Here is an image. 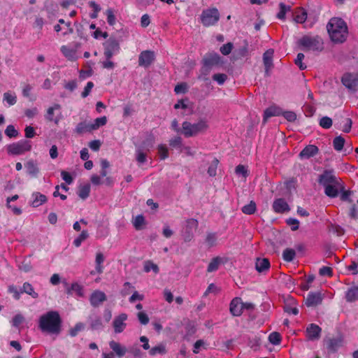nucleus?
Listing matches in <instances>:
<instances>
[{"mask_svg":"<svg viewBox=\"0 0 358 358\" xmlns=\"http://www.w3.org/2000/svg\"><path fill=\"white\" fill-rule=\"evenodd\" d=\"M106 14L107 16V22L110 25H114L116 22L115 16L113 13V11L112 9H108L106 11Z\"/></svg>","mask_w":358,"mask_h":358,"instance_id":"nucleus-55","label":"nucleus"},{"mask_svg":"<svg viewBox=\"0 0 358 358\" xmlns=\"http://www.w3.org/2000/svg\"><path fill=\"white\" fill-rule=\"evenodd\" d=\"M304 59V55L303 53H299L295 59V64L299 66L301 70H304L306 68V65L303 63Z\"/></svg>","mask_w":358,"mask_h":358,"instance_id":"nucleus-57","label":"nucleus"},{"mask_svg":"<svg viewBox=\"0 0 358 358\" xmlns=\"http://www.w3.org/2000/svg\"><path fill=\"white\" fill-rule=\"evenodd\" d=\"M235 173L236 175L242 176L244 180H245L248 176V171L247 168L241 164H239L236 167Z\"/></svg>","mask_w":358,"mask_h":358,"instance_id":"nucleus-48","label":"nucleus"},{"mask_svg":"<svg viewBox=\"0 0 358 358\" xmlns=\"http://www.w3.org/2000/svg\"><path fill=\"white\" fill-rule=\"evenodd\" d=\"M107 123V117L103 116L101 117L96 118L93 122H92L91 128L93 131L98 129L99 127L104 126Z\"/></svg>","mask_w":358,"mask_h":358,"instance_id":"nucleus-40","label":"nucleus"},{"mask_svg":"<svg viewBox=\"0 0 358 358\" xmlns=\"http://www.w3.org/2000/svg\"><path fill=\"white\" fill-rule=\"evenodd\" d=\"M146 157H147L146 153L143 152L142 150H141V149L136 150V158L138 163H140V164L145 163L146 162Z\"/></svg>","mask_w":358,"mask_h":358,"instance_id":"nucleus-53","label":"nucleus"},{"mask_svg":"<svg viewBox=\"0 0 358 358\" xmlns=\"http://www.w3.org/2000/svg\"><path fill=\"white\" fill-rule=\"evenodd\" d=\"M220 20V13L215 8L203 10L201 15V22L205 27L215 25Z\"/></svg>","mask_w":358,"mask_h":358,"instance_id":"nucleus-6","label":"nucleus"},{"mask_svg":"<svg viewBox=\"0 0 358 358\" xmlns=\"http://www.w3.org/2000/svg\"><path fill=\"white\" fill-rule=\"evenodd\" d=\"M91 123H87L85 122H80L76 127V131L78 134L90 132L93 131L92 129L91 128Z\"/></svg>","mask_w":358,"mask_h":358,"instance_id":"nucleus-34","label":"nucleus"},{"mask_svg":"<svg viewBox=\"0 0 358 358\" xmlns=\"http://www.w3.org/2000/svg\"><path fill=\"white\" fill-rule=\"evenodd\" d=\"M256 210V204L254 201H250L249 204L244 206L242 208L243 213L247 215H252Z\"/></svg>","mask_w":358,"mask_h":358,"instance_id":"nucleus-49","label":"nucleus"},{"mask_svg":"<svg viewBox=\"0 0 358 358\" xmlns=\"http://www.w3.org/2000/svg\"><path fill=\"white\" fill-rule=\"evenodd\" d=\"M339 184H332L324 186V192L329 197H336L338 194V186Z\"/></svg>","mask_w":358,"mask_h":358,"instance_id":"nucleus-30","label":"nucleus"},{"mask_svg":"<svg viewBox=\"0 0 358 358\" xmlns=\"http://www.w3.org/2000/svg\"><path fill=\"white\" fill-rule=\"evenodd\" d=\"M341 81L348 89L356 90L358 87V73H345L342 77Z\"/></svg>","mask_w":358,"mask_h":358,"instance_id":"nucleus-11","label":"nucleus"},{"mask_svg":"<svg viewBox=\"0 0 358 358\" xmlns=\"http://www.w3.org/2000/svg\"><path fill=\"white\" fill-rule=\"evenodd\" d=\"M294 20L296 23H303L307 19L306 11L301 7L296 8L293 13Z\"/></svg>","mask_w":358,"mask_h":358,"instance_id":"nucleus-26","label":"nucleus"},{"mask_svg":"<svg viewBox=\"0 0 358 358\" xmlns=\"http://www.w3.org/2000/svg\"><path fill=\"white\" fill-rule=\"evenodd\" d=\"M225 261L224 258L220 257H216L213 258L208 266L207 271L208 273H211L217 271L219 268L220 266Z\"/></svg>","mask_w":358,"mask_h":358,"instance_id":"nucleus-27","label":"nucleus"},{"mask_svg":"<svg viewBox=\"0 0 358 358\" xmlns=\"http://www.w3.org/2000/svg\"><path fill=\"white\" fill-rule=\"evenodd\" d=\"M322 301V296L320 292L309 293L306 299V304L308 306H315L320 304Z\"/></svg>","mask_w":358,"mask_h":358,"instance_id":"nucleus-21","label":"nucleus"},{"mask_svg":"<svg viewBox=\"0 0 358 358\" xmlns=\"http://www.w3.org/2000/svg\"><path fill=\"white\" fill-rule=\"evenodd\" d=\"M218 164L219 160L214 158L208 169V173L210 176L213 177L216 176Z\"/></svg>","mask_w":358,"mask_h":358,"instance_id":"nucleus-45","label":"nucleus"},{"mask_svg":"<svg viewBox=\"0 0 358 358\" xmlns=\"http://www.w3.org/2000/svg\"><path fill=\"white\" fill-rule=\"evenodd\" d=\"M138 319L142 324H147L149 322V317L145 312H139L137 314Z\"/></svg>","mask_w":358,"mask_h":358,"instance_id":"nucleus-64","label":"nucleus"},{"mask_svg":"<svg viewBox=\"0 0 358 358\" xmlns=\"http://www.w3.org/2000/svg\"><path fill=\"white\" fill-rule=\"evenodd\" d=\"M208 127V122L206 119H200L196 123L185 121L182 124L181 134L187 138L196 136L206 132Z\"/></svg>","mask_w":358,"mask_h":358,"instance_id":"nucleus-4","label":"nucleus"},{"mask_svg":"<svg viewBox=\"0 0 358 358\" xmlns=\"http://www.w3.org/2000/svg\"><path fill=\"white\" fill-rule=\"evenodd\" d=\"M102 67L106 69L112 70L115 67V64L110 59H106L101 62Z\"/></svg>","mask_w":358,"mask_h":358,"instance_id":"nucleus-63","label":"nucleus"},{"mask_svg":"<svg viewBox=\"0 0 358 358\" xmlns=\"http://www.w3.org/2000/svg\"><path fill=\"white\" fill-rule=\"evenodd\" d=\"M282 114V109L277 106H271L264 110V122H266L267 120L271 117L280 116Z\"/></svg>","mask_w":358,"mask_h":358,"instance_id":"nucleus-20","label":"nucleus"},{"mask_svg":"<svg viewBox=\"0 0 358 358\" xmlns=\"http://www.w3.org/2000/svg\"><path fill=\"white\" fill-rule=\"evenodd\" d=\"M60 110L61 106L58 103H55L47 109L45 118L48 122H54L57 125L62 119V115Z\"/></svg>","mask_w":358,"mask_h":358,"instance_id":"nucleus-7","label":"nucleus"},{"mask_svg":"<svg viewBox=\"0 0 358 358\" xmlns=\"http://www.w3.org/2000/svg\"><path fill=\"white\" fill-rule=\"evenodd\" d=\"M256 269L259 272H263L268 270L270 267V262L268 259H257L256 262Z\"/></svg>","mask_w":358,"mask_h":358,"instance_id":"nucleus-29","label":"nucleus"},{"mask_svg":"<svg viewBox=\"0 0 358 358\" xmlns=\"http://www.w3.org/2000/svg\"><path fill=\"white\" fill-rule=\"evenodd\" d=\"M297 44L303 51L321 52L324 49L323 41L318 36L305 35L298 40Z\"/></svg>","mask_w":358,"mask_h":358,"instance_id":"nucleus-3","label":"nucleus"},{"mask_svg":"<svg viewBox=\"0 0 358 358\" xmlns=\"http://www.w3.org/2000/svg\"><path fill=\"white\" fill-rule=\"evenodd\" d=\"M68 293L72 294L75 293L78 296H83V287L78 283H73L71 286L70 289L68 291Z\"/></svg>","mask_w":358,"mask_h":358,"instance_id":"nucleus-43","label":"nucleus"},{"mask_svg":"<svg viewBox=\"0 0 358 358\" xmlns=\"http://www.w3.org/2000/svg\"><path fill=\"white\" fill-rule=\"evenodd\" d=\"M104 262V256L101 252H97L96 255V271L101 274L103 273V267L102 266L103 262Z\"/></svg>","mask_w":358,"mask_h":358,"instance_id":"nucleus-38","label":"nucleus"},{"mask_svg":"<svg viewBox=\"0 0 358 358\" xmlns=\"http://www.w3.org/2000/svg\"><path fill=\"white\" fill-rule=\"evenodd\" d=\"M179 152L180 153H184L186 156H194L196 152L190 146L184 145L182 146Z\"/></svg>","mask_w":358,"mask_h":358,"instance_id":"nucleus-60","label":"nucleus"},{"mask_svg":"<svg viewBox=\"0 0 358 358\" xmlns=\"http://www.w3.org/2000/svg\"><path fill=\"white\" fill-rule=\"evenodd\" d=\"M169 145L170 146L178 148L179 150L181 149L182 145V140L180 137L176 136L174 137L169 141Z\"/></svg>","mask_w":358,"mask_h":358,"instance_id":"nucleus-51","label":"nucleus"},{"mask_svg":"<svg viewBox=\"0 0 358 358\" xmlns=\"http://www.w3.org/2000/svg\"><path fill=\"white\" fill-rule=\"evenodd\" d=\"M60 50L68 60L76 61L78 58L76 49L69 48L67 45H62Z\"/></svg>","mask_w":358,"mask_h":358,"instance_id":"nucleus-19","label":"nucleus"},{"mask_svg":"<svg viewBox=\"0 0 358 358\" xmlns=\"http://www.w3.org/2000/svg\"><path fill=\"white\" fill-rule=\"evenodd\" d=\"M345 139L341 136L336 137L333 141V146L336 151H341L343 149Z\"/></svg>","mask_w":358,"mask_h":358,"instance_id":"nucleus-46","label":"nucleus"},{"mask_svg":"<svg viewBox=\"0 0 358 358\" xmlns=\"http://www.w3.org/2000/svg\"><path fill=\"white\" fill-rule=\"evenodd\" d=\"M321 328L315 324H310L306 329V333L310 340L318 339L320 336Z\"/></svg>","mask_w":358,"mask_h":358,"instance_id":"nucleus-17","label":"nucleus"},{"mask_svg":"<svg viewBox=\"0 0 358 358\" xmlns=\"http://www.w3.org/2000/svg\"><path fill=\"white\" fill-rule=\"evenodd\" d=\"M155 59V55L153 51L144 50L138 56V65L148 68L153 63Z\"/></svg>","mask_w":358,"mask_h":358,"instance_id":"nucleus-10","label":"nucleus"},{"mask_svg":"<svg viewBox=\"0 0 358 358\" xmlns=\"http://www.w3.org/2000/svg\"><path fill=\"white\" fill-rule=\"evenodd\" d=\"M268 341L273 345H279L281 341V336L278 332H272L268 336Z\"/></svg>","mask_w":358,"mask_h":358,"instance_id":"nucleus-50","label":"nucleus"},{"mask_svg":"<svg viewBox=\"0 0 358 358\" xmlns=\"http://www.w3.org/2000/svg\"><path fill=\"white\" fill-rule=\"evenodd\" d=\"M229 310L234 316H240L243 310V303L241 299L239 297L233 299L230 303Z\"/></svg>","mask_w":358,"mask_h":358,"instance_id":"nucleus-13","label":"nucleus"},{"mask_svg":"<svg viewBox=\"0 0 358 358\" xmlns=\"http://www.w3.org/2000/svg\"><path fill=\"white\" fill-rule=\"evenodd\" d=\"M273 208L275 213H283L289 210V206L283 199H278L273 203Z\"/></svg>","mask_w":358,"mask_h":358,"instance_id":"nucleus-16","label":"nucleus"},{"mask_svg":"<svg viewBox=\"0 0 358 358\" xmlns=\"http://www.w3.org/2000/svg\"><path fill=\"white\" fill-rule=\"evenodd\" d=\"M90 185L89 184H85L83 185H80L78 188V196L82 199H85L90 195Z\"/></svg>","mask_w":358,"mask_h":358,"instance_id":"nucleus-41","label":"nucleus"},{"mask_svg":"<svg viewBox=\"0 0 358 358\" xmlns=\"http://www.w3.org/2000/svg\"><path fill=\"white\" fill-rule=\"evenodd\" d=\"M217 236L215 234H208L206 236V242L209 247L216 245Z\"/></svg>","mask_w":358,"mask_h":358,"instance_id":"nucleus-59","label":"nucleus"},{"mask_svg":"<svg viewBox=\"0 0 358 358\" xmlns=\"http://www.w3.org/2000/svg\"><path fill=\"white\" fill-rule=\"evenodd\" d=\"M106 300V294L99 290L94 291L90 296V303L93 306H98Z\"/></svg>","mask_w":358,"mask_h":358,"instance_id":"nucleus-15","label":"nucleus"},{"mask_svg":"<svg viewBox=\"0 0 358 358\" xmlns=\"http://www.w3.org/2000/svg\"><path fill=\"white\" fill-rule=\"evenodd\" d=\"M329 35L332 41L343 43L348 35V27L345 22L341 18H331L327 26Z\"/></svg>","mask_w":358,"mask_h":358,"instance_id":"nucleus-1","label":"nucleus"},{"mask_svg":"<svg viewBox=\"0 0 358 358\" xmlns=\"http://www.w3.org/2000/svg\"><path fill=\"white\" fill-rule=\"evenodd\" d=\"M227 76L224 73H216L213 76V79L217 82L219 85H222L227 80Z\"/></svg>","mask_w":358,"mask_h":358,"instance_id":"nucleus-61","label":"nucleus"},{"mask_svg":"<svg viewBox=\"0 0 358 358\" xmlns=\"http://www.w3.org/2000/svg\"><path fill=\"white\" fill-rule=\"evenodd\" d=\"M32 201L31 205L34 208H37L47 201V197L38 192H34L31 194Z\"/></svg>","mask_w":358,"mask_h":358,"instance_id":"nucleus-23","label":"nucleus"},{"mask_svg":"<svg viewBox=\"0 0 358 358\" xmlns=\"http://www.w3.org/2000/svg\"><path fill=\"white\" fill-rule=\"evenodd\" d=\"M279 8H280V11L277 14V17L279 20H285L286 13L291 10V6H287L284 3H280Z\"/></svg>","mask_w":358,"mask_h":358,"instance_id":"nucleus-37","label":"nucleus"},{"mask_svg":"<svg viewBox=\"0 0 358 358\" xmlns=\"http://www.w3.org/2000/svg\"><path fill=\"white\" fill-rule=\"evenodd\" d=\"M295 255L296 252L293 249L287 248L283 251L282 257L285 261L289 262L294 259Z\"/></svg>","mask_w":358,"mask_h":358,"instance_id":"nucleus-47","label":"nucleus"},{"mask_svg":"<svg viewBox=\"0 0 358 358\" xmlns=\"http://www.w3.org/2000/svg\"><path fill=\"white\" fill-rule=\"evenodd\" d=\"M339 180L333 171H325L320 176L318 182L324 187L332 184H339Z\"/></svg>","mask_w":358,"mask_h":358,"instance_id":"nucleus-9","label":"nucleus"},{"mask_svg":"<svg viewBox=\"0 0 358 358\" xmlns=\"http://www.w3.org/2000/svg\"><path fill=\"white\" fill-rule=\"evenodd\" d=\"M143 270L146 273L152 271L155 274L158 273L159 271L158 266L150 260L145 261L143 263Z\"/></svg>","mask_w":358,"mask_h":358,"instance_id":"nucleus-31","label":"nucleus"},{"mask_svg":"<svg viewBox=\"0 0 358 358\" xmlns=\"http://www.w3.org/2000/svg\"><path fill=\"white\" fill-rule=\"evenodd\" d=\"M127 320V315L125 313H121L120 315L115 317L113 322V326L115 333L119 334L124 330L127 326L125 323V321Z\"/></svg>","mask_w":358,"mask_h":358,"instance_id":"nucleus-12","label":"nucleus"},{"mask_svg":"<svg viewBox=\"0 0 358 358\" xmlns=\"http://www.w3.org/2000/svg\"><path fill=\"white\" fill-rule=\"evenodd\" d=\"M5 134L10 138L16 137L18 135L17 131L15 129L14 126L8 125L6 130Z\"/></svg>","mask_w":358,"mask_h":358,"instance_id":"nucleus-58","label":"nucleus"},{"mask_svg":"<svg viewBox=\"0 0 358 358\" xmlns=\"http://www.w3.org/2000/svg\"><path fill=\"white\" fill-rule=\"evenodd\" d=\"M318 151L319 150L317 146L314 145H308L301 151L299 153V157L301 159H309L316 155Z\"/></svg>","mask_w":358,"mask_h":358,"instance_id":"nucleus-14","label":"nucleus"},{"mask_svg":"<svg viewBox=\"0 0 358 358\" xmlns=\"http://www.w3.org/2000/svg\"><path fill=\"white\" fill-rule=\"evenodd\" d=\"M203 60L205 65L213 66L220 64L221 57L217 53H209L206 55Z\"/></svg>","mask_w":358,"mask_h":358,"instance_id":"nucleus-24","label":"nucleus"},{"mask_svg":"<svg viewBox=\"0 0 358 358\" xmlns=\"http://www.w3.org/2000/svg\"><path fill=\"white\" fill-rule=\"evenodd\" d=\"M145 224V218L143 215H137L133 221L134 227L136 230L142 229Z\"/></svg>","mask_w":358,"mask_h":358,"instance_id":"nucleus-44","label":"nucleus"},{"mask_svg":"<svg viewBox=\"0 0 358 358\" xmlns=\"http://www.w3.org/2000/svg\"><path fill=\"white\" fill-rule=\"evenodd\" d=\"M60 323L61 320L58 313L50 311L40 317L39 327L43 331L50 334H59Z\"/></svg>","mask_w":358,"mask_h":358,"instance_id":"nucleus-2","label":"nucleus"},{"mask_svg":"<svg viewBox=\"0 0 358 358\" xmlns=\"http://www.w3.org/2000/svg\"><path fill=\"white\" fill-rule=\"evenodd\" d=\"M149 353H150V355L151 356H155V355H158V354H159V355H164V354H166V349L165 344L160 343L158 345L152 348L150 350Z\"/></svg>","mask_w":358,"mask_h":358,"instance_id":"nucleus-36","label":"nucleus"},{"mask_svg":"<svg viewBox=\"0 0 358 358\" xmlns=\"http://www.w3.org/2000/svg\"><path fill=\"white\" fill-rule=\"evenodd\" d=\"M24 167L27 169V173L33 177H36L39 173V168L33 160H29L25 163Z\"/></svg>","mask_w":358,"mask_h":358,"instance_id":"nucleus-28","label":"nucleus"},{"mask_svg":"<svg viewBox=\"0 0 358 358\" xmlns=\"http://www.w3.org/2000/svg\"><path fill=\"white\" fill-rule=\"evenodd\" d=\"M31 149V143L29 141L27 140L20 141L6 146L7 152L10 155H20L30 151Z\"/></svg>","mask_w":358,"mask_h":358,"instance_id":"nucleus-5","label":"nucleus"},{"mask_svg":"<svg viewBox=\"0 0 358 358\" xmlns=\"http://www.w3.org/2000/svg\"><path fill=\"white\" fill-rule=\"evenodd\" d=\"M120 52L119 43L115 39H110L104 44L103 55L106 59H111Z\"/></svg>","mask_w":358,"mask_h":358,"instance_id":"nucleus-8","label":"nucleus"},{"mask_svg":"<svg viewBox=\"0 0 358 358\" xmlns=\"http://www.w3.org/2000/svg\"><path fill=\"white\" fill-rule=\"evenodd\" d=\"M110 349L115 353L119 357H123L127 352V348L125 346L122 345L120 343L115 341H111L109 343Z\"/></svg>","mask_w":358,"mask_h":358,"instance_id":"nucleus-22","label":"nucleus"},{"mask_svg":"<svg viewBox=\"0 0 358 358\" xmlns=\"http://www.w3.org/2000/svg\"><path fill=\"white\" fill-rule=\"evenodd\" d=\"M232 48H233L232 43H227L223 45L220 48V52L224 55H228L231 52Z\"/></svg>","mask_w":358,"mask_h":358,"instance_id":"nucleus-62","label":"nucleus"},{"mask_svg":"<svg viewBox=\"0 0 358 358\" xmlns=\"http://www.w3.org/2000/svg\"><path fill=\"white\" fill-rule=\"evenodd\" d=\"M345 297L347 301L350 302L358 300V287L350 289L347 292Z\"/></svg>","mask_w":358,"mask_h":358,"instance_id":"nucleus-39","label":"nucleus"},{"mask_svg":"<svg viewBox=\"0 0 358 358\" xmlns=\"http://www.w3.org/2000/svg\"><path fill=\"white\" fill-rule=\"evenodd\" d=\"M24 321V317L21 314H17L12 320V324L15 327H19Z\"/></svg>","mask_w":358,"mask_h":358,"instance_id":"nucleus-52","label":"nucleus"},{"mask_svg":"<svg viewBox=\"0 0 358 358\" xmlns=\"http://www.w3.org/2000/svg\"><path fill=\"white\" fill-rule=\"evenodd\" d=\"M89 237V234L87 230H83L80 234L73 241V245L78 248L81 243L85 241Z\"/></svg>","mask_w":358,"mask_h":358,"instance_id":"nucleus-42","label":"nucleus"},{"mask_svg":"<svg viewBox=\"0 0 358 358\" xmlns=\"http://www.w3.org/2000/svg\"><path fill=\"white\" fill-rule=\"evenodd\" d=\"M320 125L324 129H329L332 125V120L329 117H323L320 121Z\"/></svg>","mask_w":358,"mask_h":358,"instance_id":"nucleus-54","label":"nucleus"},{"mask_svg":"<svg viewBox=\"0 0 358 358\" xmlns=\"http://www.w3.org/2000/svg\"><path fill=\"white\" fill-rule=\"evenodd\" d=\"M3 101H6L9 106H13L17 102V96L14 92H6L3 95Z\"/></svg>","mask_w":358,"mask_h":358,"instance_id":"nucleus-32","label":"nucleus"},{"mask_svg":"<svg viewBox=\"0 0 358 358\" xmlns=\"http://www.w3.org/2000/svg\"><path fill=\"white\" fill-rule=\"evenodd\" d=\"M21 292H24L30 295L34 299H36L38 296V294L34 291L32 285L29 282H24L23 284Z\"/></svg>","mask_w":358,"mask_h":358,"instance_id":"nucleus-35","label":"nucleus"},{"mask_svg":"<svg viewBox=\"0 0 358 358\" xmlns=\"http://www.w3.org/2000/svg\"><path fill=\"white\" fill-rule=\"evenodd\" d=\"M273 50L269 49L266 50L263 55L264 64L266 72H268L273 66Z\"/></svg>","mask_w":358,"mask_h":358,"instance_id":"nucleus-25","label":"nucleus"},{"mask_svg":"<svg viewBox=\"0 0 358 358\" xmlns=\"http://www.w3.org/2000/svg\"><path fill=\"white\" fill-rule=\"evenodd\" d=\"M281 115H282L289 122H294L296 119V115L293 111H285V112H283L282 110Z\"/></svg>","mask_w":358,"mask_h":358,"instance_id":"nucleus-56","label":"nucleus"},{"mask_svg":"<svg viewBox=\"0 0 358 358\" xmlns=\"http://www.w3.org/2000/svg\"><path fill=\"white\" fill-rule=\"evenodd\" d=\"M157 154L161 160L169 157V148L166 144H159L157 148Z\"/></svg>","mask_w":358,"mask_h":358,"instance_id":"nucleus-33","label":"nucleus"},{"mask_svg":"<svg viewBox=\"0 0 358 358\" xmlns=\"http://www.w3.org/2000/svg\"><path fill=\"white\" fill-rule=\"evenodd\" d=\"M343 344V338L338 336L327 341V348L331 352H336Z\"/></svg>","mask_w":358,"mask_h":358,"instance_id":"nucleus-18","label":"nucleus"}]
</instances>
